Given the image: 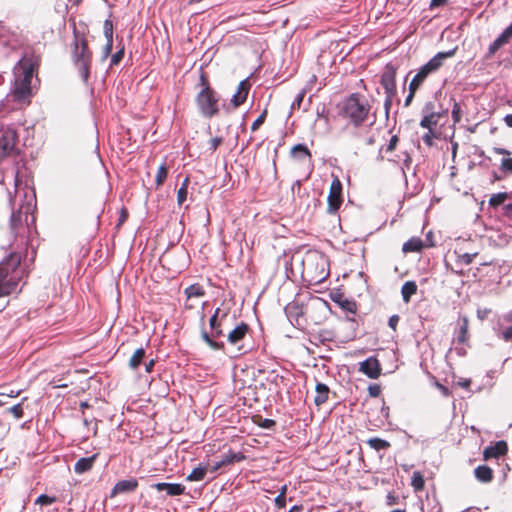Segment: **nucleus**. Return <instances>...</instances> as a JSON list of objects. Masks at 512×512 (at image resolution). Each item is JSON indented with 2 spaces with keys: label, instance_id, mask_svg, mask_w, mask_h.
I'll return each instance as SVG.
<instances>
[{
  "label": "nucleus",
  "instance_id": "de8ad7c7",
  "mask_svg": "<svg viewBox=\"0 0 512 512\" xmlns=\"http://www.w3.org/2000/svg\"><path fill=\"white\" fill-rule=\"evenodd\" d=\"M501 170L505 173H512V158H503L501 160Z\"/></svg>",
  "mask_w": 512,
  "mask_h": 512
},
{
  "label": "nucleus",
  "instance_id": "c756f323",
  "mask_svg": "<svg viewBox=\"0 0 512 512\" xmlns=\"http://www.w3.org/2000/svg\"><path fill=\"white\" fill-rule=\"evenodd\" d=\"M187 300L192 298L202 297L205 294L203 287L200 284H192L184 290Z\"/></svg>",
  "mask_w": 512,
  "mask_h": 512
},
{
  "label": "nucleus",
  "instance_id": "e433bc0d",
  "mask_svg": "<svg viewBox=\"0 0 512 512\" xmlns=\"http://www.w3.org/2000/svg\"><path fill=\"white\" fill-rule=\"evenodd\" d=\"M243 459H244V456L241 453L229 452V453L223 455L221 460H222V464L224 466H227L234 462H239Z\"/></svg>",
  "mask_w": 512,
  "mask_h": 512
},
{
  "label": "nucleus",
  "instance_id": "6e6d98bb",
  "mask_svg": "<svg viewBox=\"0 0 512 512\" xmlns=\"http://www.w3.org/2000/svg\"><path fill=\"white\" fill-rule=\"evenodd\" d=\"M274 504L277 508L282 509L286 506V497L282 495H277L274 499Z\"/></svg>",
  "mask_w": 512,
  "mask_h": 512
},
{
  "label": "nucleus",
  "instance_id": "774afa93",
  "mask_svg": "<svg viewBox=\"0 0 512 512\" xmlns=\"http://www.w3.org/2000/svg\"><path fill=\"white\" fill-rule=\"evenodd\" d=\"M154 365H155V361L153 359H151L149 362L145 363L146 372L150 373L153 370Z\"/></svg>",
  "mask_w": 512,
  "mask_h": 512
},
{
  "label": "nucleus",
  "instance_id": "9d476101",
  "mask_svg": "<svg viewBox=\"0 0 512 512\" xmlns=\"http://www.w3.org/2000/svg\"><path fill=\"white\" fill-rule=\"evenodd\" d=\"M396 67L388 63L381 74L380 83L384 88L386 94L385 107L389 109L392 103V99L396 94Z\"/></svg>",
  "mask_w": 512,
  "mask_h": 512
},
{
  "label": "nucleus",
  "instance_id": "13d9d810",
  "mask_svg": "<svg viewBox=\"0 0 512 512\" xmlns=\"http://www.w3.org/2000/svg\"><path fill=\"white\" fill-rule=\"evenodd\" d=\"M207 345L213 350H221L224 348V343L217 342L214 340V338L212 340H209V343Z\"/></svg>",
  "mask_w": 512,
  "mask_h": 512
},
{
  "label": "nucleus",
  "instance_id": "2eb2a0df",
  "mask_svg": "<svg viewBox=\"0 0 512 512\" xmlns=\"http://www.w3.org/2000/svg\"><path fill=\"white\" fill-rule=\"evenodd\" d=\"M511 38L512 23L490 44L486 58H491L503 45L507 44Z\"/></svg>",
  "mask_w": 512,
  "mask_h": 512
},
{
  "label": "nucleus",
  "instance_id": "ddd939ff",
  "mask_svg": "<svg viewBox=\"0 0 512 512\" xmlns=\"http://www.w3.org/2000/svg\"><path fill=\"white\" fill-rule=\"evenodd\" d=\"M359 371L370 379H377L381 375V365L377 358L369 357L359 363Z\"/></svg>",
  "mask_w": 512,
  "mask_h": 512
},
{
  "label": "nucleus",
  "instance_id": "864d4df0",
  "mask_svg": "<svg viewBox=\"0 0 512 512\" xmlns=\"http://www.w3.org/2000/svg\"><path fill=\"white\" fill-rule=\"evenodd\" d=\"M399 142V137L397 135H393L390 138L389 144L386 147V152H392L395 150L397 144Z\"/></svg>",
  "mask_w": 512,
  "mask_h": 512
},
{
  "label": "nucleus",
  "instance_id": "5fc2aeb1",
  "mask_svg": "<svg viewBox=\"0 0 512 512\" xmlns=\"http://www.w3.org/2000/svg\"><path fill=\"white\" fill-rule=\"evenodd\" d=\"M113 48V41L108 42L106 41L105 46L102 49L103 58L106 59L112 52Z\"/></svg>",
  "mask_w": 512,
  "mask_h": 512
},
{
  "label": "nucleus",
  "instance_id": "f704fd0d",
  "mask_svg": "<svg viewBox=\"0 0 512 512\" xmlns=\"http://www.w3.org/2000/svg\"><path fill=\"white\" fill-rule=\"evenodd\" d=\"M189 183H190V179H189V177H186L177 192V202L179 205H182L187 199Z\"/></svg>",
  "mask_w": 512,
  "mask_h": 512
},
{
  "label": "nucleus",
  "instance_id": "4468645a",
  "mask_svg": "<svg viewBox=\"0 0 512 512\" xmlns=\"http://www.w3.org/2000/svg\"><path fill=\"white\" fill-rule=\"evenodd\" d=\"M228 316V311L217 308L209 319V326L213 337L223 336L222 324Z\"/></svg>",
  "mask_w": 512,
  "mask_h": 512
},
{
  "label": "nucleus",
  "instance_id": "0eeeda50",
  "mask_svg": "<svg viewBox=\"0 0 512 512\" xmlns=\"http://www.w3.org/2000/svg\"><path fill=\"white\" fill-rule=\"evenodd\" d=\"M303 272L310 276V281L321 283L329 275L328 261L319 253H309L304 259H299Z\"/></svg>",
  "mask_w": 512,
  "mask_h": 512
},
{
  "label": "nucleus",
  "instance_id": "412c9836",
  "mask_svg": "<svg viewBox=\"0 0 512 512\" xmlns=\"http://www.w3.org/2000/svg\"><path fill=\"white\" fill-rule=\"evenodd\" d=\"M98 454H93L90 457H83L77 460L74 465V471L77 474H83L92 469L95 460L97 459Z\"/></svg>",
  "mask_w": 512,
  "mask_h": 512
},
{
  "label": "nucleus",
  "instance_id": "20e7f679",
  "mask_svg": "<svg viewBox=\"0 0 512 512\" xmlns=\"http://www.w3.org/2000/svg\"><path fill=\"white\" fill-rule=\"evenodd\" d=\"M21 255L19 252H11L7 258L0 263V297L9 295L16 291L21 278L19 266Z\"/></svg>",
  "mask_w": 512,
  "mask_h": 512
},
{
  "label": "nucleus",
  "instance_id": "f3484780",
  "mask_svg": "<svg viewBox=\"0 0 512 512\" xmlns=\"http://www.w3.org/2000/svg\"><path fill=\"white\" fill-rule=\"evenodd\" d=\"M249 330V326L241 322L238 324L233 330H231L227 335V340L231 345H237L238 350L242 349V346L239 343L246 337Z\"/></svg>",
  "mask_w": 512,
  "mask_h": 512
},
{
  "label": "nucleus",
  "instance_id": "3c124183",
  "mask_svg": "<svg viewBox=\"0 0 512 512\" xmlns=\"http://www.w3.org/2000/svg\"><path fill=\"white\" fill-rule=\"evenodd\" d=\"M368 393L371 397H378L381 393V387L378 384H370L368 386Z\"/></svg>",
  "mask_w": 512,
  "mask_h": 512
},
{
  "label": "nucleus",
  "instance_id": "cd10ccee",
  "mask_svg": "<svg viewBox=\"0 0 512 512\" xmlns=\"http://www.w3.org/2000/svg\"><path fill=\"white\" fill-rule=\"evenodd\" d=\"M207 465L200 464L198 467L194 468L191 473L186 477L187 481L197 482L204 480L207 473Z\"/></svg>",
  "mask_w": 512,
  "mask_h": 512
},
{
  "label": "nucleus",
  "instance_id": "58836bf2",
  "mask_svg": "<svg viewBox=\"0 0 512 512\" xmlns=\"http://www.w3.org/2000/svg\"><path fill=\"white\" fill-rule=\"evenodd\" d=\"M103 33L108 42L113 41L114 25L112 20L106 19L103 24Z\"/></svg>",
  "mask_w": 512,
  "mask_h": 512
},
{
  "label": "nucleus",
  "instance_id": "9b49d317",
  "mask_svg": "<svg viewBox=\"0 0 512 512\" xmlns=\"http://www.w3.org/2000/svg\"><path fill=\"white\" fill-rule=\"evenodd\" d=\"M332 181L329 188V193L327 197L328 203V211L330 213H335L343 203L342 197V183L338 176L332 175Z\"/></svg>",
  "mask_w": 512,
  "mask_h": 512
},
{
  "label": "nucleus",
  "instance_id": "0e129e2a",
  "mask_svg": "<svg viewBox=\"0 0 512 512\" xmlns=\"http://www.w3.org/2000/svg\"><path fill=\"white\" fill-rule=\"evenodd\" d=\"M504 215L512 219V203L504 207Z\"/></svg>",
  "mask_w": 512,
  "mask_h": 512
},
{
  "label": "nucleus",
  "instance_id": "c9c22d12",
  "mask_svg": "<svg viewBox=\"0 0 512 512\" xmlns=\"http://www.w3.org/2000/svg\"><path fill=\"white\" fill-rule=\"evenodd\" d=\"M367 443L369 446L376 451L385 450L390 446V443L386 440L380 439V438H370Z\"/></svg>",
  "mask_w": 512,
  "mask_h": 512
},
{
  "label": "nucleus",
  "instance_id": "ea45409f",
  "mask_svg": "<svg viewBox=\"0 0 512 512\" xmlns=\"http://www.w3.org/2000/svg\"><path fill=\"white\" fill-rule=\"evenodd\" d=\"M339 303V306L349 312V313H356L357 311V305H356V302L355 301H352V300H348V299H343L341 301L338 302Z\"/></svg>",
  "mask_w": 512,
  "mask_h": 512
},
{
  "label": "nucleus",
  "instance_id": "a211bd4d",
  "mask_svg": "<svg viewBox=\"0 0 512 512\" xmlns=\"http://www.w3.org/2000/svg\"><path fill=\"white\" fill-rule=\"evenodd\" d=\"M508 446L503 440L497 441L493 445H489L484 449L483 456L485 459L498 458L507 453Z\"/></svg>",
  "mask_w": 512,
  "mask_h": 512
},
{
  "label": "nucleus",
  "instance_id": "052dcab7",
  "mask_svg": "<svg viewBox=\"0 0 512 512\" xmlns=\"http://www.w3.org/2000/svg\"><path fill=\"white\" fill-rule=\"evenodd\" d=\"M128 219V211L125 208L121 209L118 224H123Z\"/></svg>",
  "mask_w": 512,
  "mask_h": 512
},
{
  "label": "nucleus",
  "instance_id": "8fccbe9b",
  "mask_svg": "<svg viewBox=\"0 0 512 512\" xmlns=\"http://www.w3.org/2000/svg\"><path fill=\"white\" fill-rule=\"evenodd\" d=\"M425 247H433L436 245V241L434 239V234L432 231H428L425 235V240H423Z\"/></svg>",
  "mask_w": 512,
  "mask_h": 512
},
{
  "label": "nucleus",
  "instance_id": "4be33fe9",
  "mask_svg": "<svg viewBox=\"0 0 512 512\" xmlns=\"http://www.w3.org/2000/svg\"><path fill=\"white\" fill-rule=\"evenodd\" d=\"M476 479L482 483H489L493 479V471L487 465H479L474 470Z\"/></svg>",
  "mask_w": 512,
  "mask_h": 512
},
{
  "label": "nucleus",
  "instance_id": "37998d69",
  "mask_svg": "<svg viewBox=\"0 0 512 512\" xmlns=\"http://www.w3.org/2000/svg\"><path fill=\"white\" fill-rule=\"evenodd\" d=\"M420 87L416 86L415 84L411 83L409 84V93L405 99V103L404 105L407 107L410 105V103L412 102L414 96H415V93L416 91L419 89Z\"/></svg>",
  "mask_w": 512,
  "mask_h": 512
},
{
  "label": "nucleus",
  "instance_id": "4c0bfd02",
  "mask_svg": "<svg viewBox=\"0 0 512 512\" xmlns=\"http://www.w3.org/2000/svg\"><path fill=\"white\" fill-rule=\"evenodd\" d=\"M477 256V253H463L457 254L456 264L458 265H469L473 262L474 258Z\"/></svg>",
  "mask_w": 512,
  "mask_h": 512
},
{
  "label": "nucleus",
  "instance_id": "dca6fc26",
  "mask_svg": "<svg viewBox=\"0 0 512 512\" xmlns=\"http://www.w3.org/2000/svg\"><path fill=\"white\" fill-rule=\"evenodd\" d=\"M151 488L157 491H165L167 496H180L185 493V486L180 483L158 482L151 485Z\"/></svg>",
  "mask_w": 512,
  "mask_h": 512
},
{
  "label": "nucleus",
  "instance_id": "39448f33",
  "mask_svg": "<svg viewBox=\"0 0 512 512\" xmlns=\"http://www.w3.org/2000/svg\"><path fill=\"white\" fill-rule=\"evenodd\" d=\"M74 48L72 59L75 67L79 71L84 83H87L90 77L93 53L88 46L85 36L79 37L75 32Z\"/></svg>",
  "mask_w": 512,
  "mask_h": 512
},
{
  "label": "nucleus",
  "instance_id": "473e14b6",
  "mask_svg": "<svg viewBox=\"0 0 512 512\" xmlns=\"http://www.w3.org/2000/svg\"><path fill=\"white\" fill-rule=\"evenodd\" d=\"M167 176H168V167H167L166 163H163L159 166L157 173H156V177H155L156 188H159L164 184Z\"/></svg>",
  "mask_w": 512,
  "mask_h": 512
},
{
  "label": "nucleus",
  "instance_id": "b1692460",
  "mask_svg": "<svg viewBox=\"0 0 512 512\" xmlns=\"http://www.w3.org/2000/svg\"><path fill=\"white\" fill-rule=\"evenodd\" d=\"M291 156L296 160H305L311 159L312 154L308 147L304 144H297L291 148L290 151Z\"/></svg>",
  "mask_w": 512,
  "mask_h": 512
},
{
  "label": "nucleus",
  "instance_id": "09e8293b",
  "mask_svg": "<svg viewBox=\"0 0 512 512\" xmlns=\"http://www.w3.org/2000/svg\"><path fill=\"white\" fill-rule=\"evenodd\" d=\"M124 57V47L112 55L111 65H118Z\"/></svg>",
  "mask_w": 512,
  "mask_h": 512
},
{
  "label": "nucleus",
  "instance_id": "6ab92c4d",
  "mask_svg": "<svg viewBox=\"0 0 512 512\" xmlns=\"http://www.w3.org/2000/svg\"><path fill=\"white\" fill-rule=\"evenodd\" d=\"M137 487L138 481L135 478L120 480L113 487L111 497L117 494L133 492Z\"/></svg>",
  "mask_w": 512,
  "mask_h": 512
},
{
  "label": "nucleus",
  "instance_id": "f8f14e48",
  "mask_svg": "<svg viewBox=\"0 0 512 512\" xmlns=\"http://www.w3.org/2000/svg\"><path fill=\"white\" fill-rule=\"evenodd\" d=\"M36 226H10L11 234L15 236L17 248L32 245V235L36 233Z\"/></svg>",
  "mask_w": 512,
  "mask_h": 512
},
{
  "label": "nucleus",
  "instance_id": "393cba45",
  "mask_svg": "<svg viewBox=\"0 0 512 512\" xmlns=\"http://www.w3.org/2000/svg\"><path fill=\"white\" fill-rule=\"evenodd\" d=\"M424 247V242L421 238L412 237L403 244L402 250L404 253L420 252Z\"/></svg>",
  "mask_w": 512,
  "mask_h": 512
},
{
  "label": "nucleus",
  "instance_id": "680f3d73",
  "mask_svg": "<svg viewBox=\"0 0 512 512\" xmlns=\"http://www.w3.org/2000/svg\"><path fill=\"white\" fill-rule=\"evenodd\" d=\"M423 142L428 145V146H431L433 144V140H432V131L429 130L428 133L424 134L423 137Z\"/></svg>",
  "mask_w": 512,
  "mask_h": 512
},
{
  "label": "nucleus",
  "instance_id": "338daca9",
  "mask_svg": "<svg viewBox=\"0 0 512 512\" xmlns=\"http://www.w3.org/2000/svg\"><path fill=\"white\" fill-rule=\"evenodd\" d=\"M224 467V465L222 464V460L220 461H217L214 463V465L211 467V472H217L220 468Z\"/></svg>",
  "mask_w": 512,
  "mask_h": 512
},
{
  "label": "nucleus",
  "instance_id": "6e6552de",
  "mask_svg": "<svg viewBox=\"0 0 512 512\" xmlns=\"http://www.w3.org/2000/svg\"><path fill=\"white\" fill-rule=\"evenodd\" d=\"M456 51L457 47L448 51L438 52L418 70L416 75L412 78L411 83L421 87L427 77L430 74L437 72L444 65V61L446 59L452 58L456 54Z\"/></svg>",
  "mask_w": 512,
  "mask_h": 512
},
{
  "label": "nucleus",
  "instance_id": "a18cd8bd",
  "mask_svg": "<svg viewBox=\"0 0 512 512\" xmlns=\"http://www.w3.org/2000/svg\"><path fill=\"white\" fill-rule=\"evenodd\" d=\"M451 114L455 123H459L461 121V107L459 103L454 102Z\"/></svg>",
  "mask_w": 512,
  "mask_h": 512
},
{
  "label": "nucleus",
  "instance_id": "c03bdc74",
  "mask_svg": "<svg viewBox=\"0 0 512 512\" xmlns=\"http://www.w3.org/2000/svg\"><path fill=\"white\" fill-rule=\"evenodd\" d=\"M224 139L222 136H216L209 141V149L215 152L220 145H222Z\"/></svg>",
  "mask_w": 512,
  "mask_h": 512
},
{
  "label": "nucleus",
  "instance_id": "69168bd1",
  "mask_svg": "<svg viewBox=\"0 0 512 512\" xmlns=\"http://www.w3.org/2000/svg\"><path fill=\"white\" fill-rule=\"evenodd\" d=\"M437 387H438V389L442 392V394H443L444 396H449L450 391H449V389H448L446 386H444V385H442V384H439V383H438V384H437Z\"/></svg>",
  "mask_w": 512,
  "mask_h": 512
},
{
  "label": "nucleus",
  "instance_id": "bb28decb",
  "mask_svg": "<svg viewBox=\"0 0 512 512\" xmlns=\"http://www.w3.org/2000/svg\"><path fill=\"white\" fill-rule=\"evenodd\" d=\"M440 117H441L440 113L431 112L430 114L425 115L422 118V120L420 121V126L422 128H426V129L432 131L433 128L437 126Z\"/></svg>",
  "mask_w": 512,
  "mask_h": 512
},
{
  "label": "nucleus",
  "instance_id": "7ed1b4c3",
  "mask_svg": "<svg viewBox=\"0 0 512 512\" xmlns=\"http://www.w3.org/2000/svg\"><path fill=\"white\" fill-rule=\"evenodd\" d=\"M16 195L23 196V202L19 209L11 215V224H35L36 223V192L35 189L25 183L22 186L21 179L17 174L15 177Z\"/></svg>",
  "mask_w": 512,
  "mask_h": 512
},
{
  "label": "nucleus",
  "instance_id": "c85d7f7f",
  "mask_svg": "<svg viewBox=\"0 0 512 512\" xmlns=\"http://www.w3.org/2000/svg\"><path fill=\"white\" fill-rule=\"evenodd\" d=\"M468 335V318L466 316L461 317L459 322V329L456 335L457 342L464 344L467 341Z\"/></svg>",
  "mask_w": 512,
  "mask_h": 512
},
{
  "label": "nucleus",
  "instance_id": "a878e982",
  "mask_svg": "<svg viewBox=\"0 0 512 512\" xmlns=\"http://www.w3.org/2000/svg\"><path fill=\"white\" fill-rule=\"evenodd\" d=\"M417 284L415 281H406L401 287L402 299L405 303H409L411 297L417 292Z\"/></svg>",
  "mask_w": 512,
  "mask_h": 512
},
{
  "label": "nucleus",
  "instance_id": "423d86ee",
  "mask_svg": "<svg viewBox=\"0 0 512 512\" xmlns=\"http://www.w3.org/2000/svg\"><path fill=\"white\" fill-rule=\"evenodd\" d=\"M200 81L202 89L196 96V103L204 117L212 118L219 113V98L204 74L201 75Z\"/></svg>",
  "mask_w": 512,
  "mask_h": 512
},
{
  "label": "nucleus",
  "instance_id": "bf43d9fd",
  "mask_svg": "<svg viewBox=\"0 0 512 512\" xmlns=\"http://www.w3.org/2000/svg\"><path fill=\"white\" fill-rule=\"evenodd\" d=\"M447 2L448 0H431L429 7L430 9H434L437 7L444 6Z\"/></svg>",
  "mask_w": 512,
  "mask_h": 512
},
{
  "label": "nucleus",
  "instance_id": "a19ab883",
  "mask_svg": "<svg viewBox=\"0 0 512 512\" xmlns=\"http://www.w3.org/2000/svg\"><path fill=\"white\" fill-rule=\"evenodd\" d=\"M57 501V498L54 496H49L46 494H41L35 501L36 504H40L41 506H48Z\"/></svg>",
  "mask_w": 512,
  "mask_h": 512
},
{
  "label": "nucleus",
  "instance_id": "aec40b11",
  "mask_svg": "<svg viewBox=\"0 0 512 512\" xmlns=\"http://www.w3.org/2000/svg\"><path fill=\"white\" fill-rule=\"evenodd\" d=\"M250 87L251 85L247 79L239 83L237 92L233 95L231 100L235 108L239 107L246 101Z\"/></svg>",
  "mask_w": 512,
  "mask_h": 512
},
{
  "label": "nucleus",
  "instance_id": "4d7b16f0",
  "mask_svg": "<svg viewBox=\"0 0 512 512\" xmlns=\"http://www.w3.org/2000/svg\"><path fill=\"white\" fill-rule=\"evenodd\" d=\"M399 320H400V318H399V316H398V315H396V314H395V315L390 316V318H389V320H388V326H389L391 329H393V330L395 331V330H396V328H397V325H398V323H399Z\"/></svg>",
  "mask_w": 512,
  "mask_h": 512
},
{
  "label": "nucleus",
  "instance_id": "49530a36",
  "mask_svg": "<svg viewBox=\"0 0 512 512\" xmlns=\"http://www.w3.org/2000/svg\"><path fill=\"white\" fill-rule=\"evenodd\" d=\"M8 411L16 418L20 419L23 416L22 404H16L8 409Z\"/></svg>",
  "mask_w": 512,
  "mask_h": 512
},
{
  "label": "nucleus",
  "instance_id": "2f4dec72",
  "mask_svg": "<svg viewBox=\"0 0 512 512\" xmlns=\"http://www.w3.org/2000/svg\"><path fill=\"white\" fill-rule=\"evenodd\" d=\"M411 486L416 492L422 491L425 486V481L420 471H414L411 478Z\"/></svg>",
  "mask_w": 512,
  "mask_h": 512
},
{
  "label": "nucleus",
  "instance_id": "1a4fd4ad",
  "mask_svg": "<svg viewBox=\"0 0 512 512\" xmlns=\"http://www.w3.org/2000/svg\"><path fill=\"white\" fill-rule=\"evenodd\" d=\"M18 133L10 126H0V160L15 156L17 149Z\"/></svg>",
  "mask_w": 512,
  "mask_h": 512
},
{
  "label": "nucleus",
  "instance_id": "f257e3e1",
  "mask_svg": "<svg viewBox=\"0 0 512 512\" xmlns=\"http://www.w3.org/2000/svg\"><path fill=\"white\" fill-rule=\"evenodd\" d=\"M41 58L34 53H26L14 68L15 81L11 90L13 99L19 103H30L32 97L31 82L38 72Z\"/></svg>",
  "mask_w": 512,
  "mask_h": 512
},
{
  "label": "nucleus",
  "instance_id": "5701e85b",
  "mask_svg": "<svg viewBox=\"0 0 512 512\" xmlns=\"http://www.w3.org/2000/svg\"><path fill=\"white\" fill-rule=\"evenodd\" d=\"M315 390L316 396L314 398V403L316 406H320L328 400L330 389L326 384L318 382Z\"/></svg>",
  "mask_w": 512,
  "mask_h": 512
},
{
  "label": "nucleus",
  "instance_id": "72a5a7b5",
  "mask_svg": "<svg viewBox=\"0 0 512 512\" xmlns=\"http://www.w3.org/2000/svg\"><path fill=\"white\" fill-rule=\"evenodd\" d=\"M507 199H509V195L506 192L493 194L489 199V206L497 208L498 206L502 205Z\"/></svg>",
  "mask_w": 512,
  "mask_h": 512
},
{
  "label": "nucleus",
  "instance_id": "7c9ffc66",
  "mask_svg": "<svg viewBox=\"0 0 512 512\" xmlns=\"http://www.w3.org/2000/svg\"><path fill=\"white\" fill-rule=\"evenodd\" d=\"M144 348H138L129 360V367L133 370L138 369L145 357Z\"/></svg>",
  "mask_w": 512,
  "mask_h": 512
},
{
  "label": "nucleus",
  "instance_id": "f03ea898",
  "mask_svg": "<svg viewBox=\"0 0 512 512\" xmlns=\"http://www.w3.org/2000/svg\"><path fill=\"white\" fill-rule=\"evenodd\" d=\"M336 109L346 128L361 129L370 118L371 105L364 95L356 92L341 100Z\"/></svg>",
  "mask_w": 512,
  "mask_h": 512
},
{
  "label": "nucleus",
  "instance_id": "e2e57ef3",
  "mask_svg": "<svg viewBox=\"0 0 512 512\" xmlns=\"http://www.w3.org/2000/svg\"><path fill=\"white\" fill-rule=\"evenodd\" d=\"M201 338L203 339V341L208 344L209 343V340H212L214 337L212 336V333L211 334H208L207 331L205 330H202L201 332Z\"/></svg>",
  "mask_w": 512,
  "mask_h": 512
},
{
  "label": "nucleus",
  "instance_id": "603ef678",
  "mask_svg": "<svg viewBox=\"0 0 512 512\" xmlns=\"http://www.w3.org/2000/svg\"><path fill=\"white\" fill-rule=\"evenodd\" d=\"M499 337H501L506 342H511L512 341V325L507 327L505 330H503L499 334Z\"/></svg>",
  "mask_w": 512,
  "mask_h": 512
},
{
  "label": "nucleus",
  "instance_id": "79ce46f5",
  "mask_svg": "<svg viewBox=\"0 0 512 512\" xmlns=\"http://www.w3.org/2000/svg\"><path fill=\"white\" fill-rule=\"evenodd\" d=\"M267 114V109H264L262 113L257 117V119L252 123L251 130L253 132L257 131L260 128V126L265 122Z\"/></svg>",
  "mask_w": 512,
  "mask_h": 512
}]
</instances>
